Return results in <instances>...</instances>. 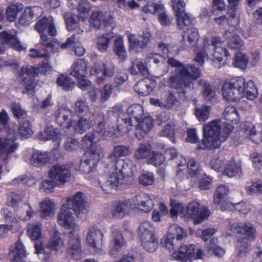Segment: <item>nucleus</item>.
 <instances>
[{"instance_id":"1","label":"nucleus","mask_w":262,"mask_h":262,"mask_svg":"<svg viewBox=\"0 0 262 262\" xmlns=\"http://www.w3.org/2000/svg\"><path fill=\"white\" fill-rule=\"evenodd\" d=\"M167 63L171 67L177 68L169 77L170 88L176 90L180 94H185L189 89L191 83L190 79L196 80L200 76V69L189 64L183 65L172 57L168 58Z\"/></svg>"},{"instance_id":"2","label":"nucleus","mask_w":262,"mask_h":262,"mask_svg":"<svg viewBox=\"0 0 262 262\" xmlns=\"http://www.w3.org/2000/svg\"><path fill=\"white\" fill-rule=\"evenodd\" d=\"M35 29L40 34L41 43L42 49L47 52L56 53L58 52L59 42L55 39L48 37L43 34L44 31L48 29L49 35L55 36L57 34V31L54 24L52 17H43L40 19L35 25Z\"/></svg>"},{"instance_id":"3","label":"nucleus","mask_w":262,"mask_h":262,"mask_svg":"<svg viewBox=\"0 0 262 262\" xmlns=\"http://www.w3.org/2000/svg\"><path fill=\"white\" fill-rule=\"evenodd\" d=\"M222 123L220 120H214L204 125L203 127L204 138L202 144L206 148L213 149L219 148L221 142V139Z\"/></svg>"},{"instance_id":"4","label":"nucleus","mask_w":262,"mask_h":262,"mask_svg":"<svg viewBox=\"0 0 262 262\" xmlns=\"http://www.w3.org/2000/svg\"><path fill=\"white\" fill-rule=\"evenodd\" d=\"M223 41L219 37H213L211 41L206 38L204 39L203 47L205 52L213 57V59L219 62L223 60V57L229 56L228 51L223 48Z\"/></svg>"},{"instance_id":"5","label":"nucleus","mask_w":262,"mask_h":262,"mask_svg":"<svg viewBox=\"0 0 262 262\" xmlns=\"http://www.w3.org/2000/svg\"><path fill=\"white\" fill-rule=\"evenodd\" d=\"M37 74V69L31 66L23 67L19 72L21 77L23 85L25 90L23 93L27 94L29 96L32 95L34 92V79Z\"/></svg>"},{"instance_id":"6","label":"nucleus","mask_w":262,"mask_h":262,"mask_svg":"<svg viewBox=\"0 0 262 262\" xmlns=\"http://www.w3.org/2000/svg\"><path fill=\"white\" fill-rule=\"evenodd\" d=\"M67 206L69 210H73L78 217L88 211L85 196L80 192L76 193L71 198H68Z\"/></svg>"},{"instance_id":"7","label":"nucleus","mask_w":262,"mask_h":262,"mask_svg":"<svg viewBox=\"0 0 262 262\" xmlns=\"http://www.w3.org/2000/svg\"><path fill=\"white\" fill-rule=\"evenodd\" d=\"M48 175L49 178L54 181L55 184L59 186L64 184L70 180L71 172L65 165L55 164L50 169Z\"/></svg>"},{"instance_id":"8","label":"nucleus","mask_w":262,"mask_h":262,"mask_svg":"<svg viewBox=\"0 0 262 262\" xmlns=\"http://www.w3.org/2000/svg\"><path fill=\"white\" fill-rule=\"evenodd\" d=\"M89 21L91 25L95 28H105L109 31H112L115 26L112 16H105L103 12L98 11L93 12Z\"/></svg>"},{"instance_id":"9","label":"nucleus","mask_w":262,"mask_h":262,"mask_svg":"<svg viewBox=\"0 0 262 262\" xmlns=\"http://www.w3.org/2000/svg\"><path fill=\"white\" fill-rule=\"evenodd\" d=\"M113 170L117 172L122 179L123 178L132 177L136 170L135 164L128 159L116 160V162L112 163Z\"/></svg>"},{"instance_id":"10","label":"nucleus","mask_w":262,"mask_h":262,"mask_svg":"<svg viewBox=\"0 0 262 262\" xmlns=\"http://www.w3.org/2000/svg\"><path fill=\"white\" fill-rule=\"evenodd\" d=\"M110 174L101 176L98 178V182L103 191L110 193L112 190L116 189L118 186L123 183V179L120 177L119 174L114 171L110 172Z\"/></svg>"},{"instance_id":"11","label":"nucleus","mask_w":262,"mask_h":262,"mask_svg":"<svg viewBox=\"0 0 262 262\" xmlns=\"http://www.w3.org/2000/svg\"><path fill=\"white\" fill-rule=\"evenodd\" d=\"M100 158L99 151L92 148L85 154L80 164V169L85 173H89L95 168Z\"/></svg>"},{"instance_id":"12","label":"nucleus","mask_w":262,"mask_h":262,"mask_svg":"<svg viewBox=\"0 0 262 262\" xmlns=\"http://www.w3.org/2000/svg\"><path fill=\"white\" fill-rule=\"evenodd\" d=\"M103 234L96 226L89 228L86 236V242L90 247L94 248L95 252L101 251Z\"/></svg>"},{"instance_id":"13","label":"nucleus","mask_w":262,"mask_h":262,"mask_svg":"<svg viewBox=\"0 0 262 262\" xmlns=\"http://www.w3.org/2000/svg\"><path fill=\"white\" fill-rule=\"evenodd\" d=\"M132 208H138L145 212L150 211L154 207L152 200L145 193H140L129 200Z\"/></svg>"},{"instance_id":"14","label":"nucleus","mask_w":262,"mask_h":262,"mask_svg":"<svg viewBox=\"0 0 262 262\" xmlns=\"http://www.w3.org/2000/svg\"><path fill=\"white\" fill-rule=\"evenodd\" d=\"M68 236L69 239L68 252L73 258L78 259L82 254L81 241L79 236L77 234L75 233L73 231L69 233Z\"/></svg>"},{"instance_id":"15","label":"nucleus","mask_w":262,"mask_h":262,"mask_svg":"<svg viewBox=\"0 0 262 262\" xmlns=\"http://www.w3.org/2000/svg\"><path fill=\"white\" fill-rule=\"evenodd\" d=\"M230 230L235 234L244 236L243 240L253 239L256 234V230L250 223H235L231 225Z\"/></svg>"},{"instance_id":"16","label":"nucleus","mask_w":262,"mask_h":262,"mask_svg":"<svg viewBox=\"0 0 262 262\" xmlns=\"http://www.w3.org/2000/svg\"><path fill=\"white\" fill-rule=\"evenodd\" d=\"M150 102L152 105L159 106L166 110L175 108L179 105L180 101L174 93L169 92L164 99L151 98Z\"/></svg>"},{"instance_id":"17","label":"nucleus","mask_w":262,"mask_h":262,"mask_svg":"<svg viewBox=\"0 0 262 262\" xmlns=\"http://www.w3.org/2000/svg\"><path fill=\"white\" fill-rule=\"evenodd\" d=\"M195 246L194 245H182L179 251L173 252L171 256L176 260L187 261L195 257Z\"/></svg>"},{"instance_id":"18","label":"nucleus","mask_w":262,"mask_h":262,"mask_svg":"<svg viewBox=\"0 0 262 262\" xmlns=\"http://www.w3.org/2000/svg\"><path fill=\"white\" fill-rule=\"evenodd\" d=\"M60 211L58 216V223L65 228L73 231L76 225L72 213L68 208H66L64 205L61 207Z\"/></svg>"},{"instance_id":"19","label":"nucleus","mask_w":262,"mask_h":262,"mask_svg":"<svg viewBox=\"0 0 262 262\" xmlns=\"http://www.w3.org/2000/svg\"><path fill=\"white\" fill-rule=\"evenodd\" d=\"M132 208L129 200L115 201L113 203L112 215L117 219H122L128 215Z\"/></svg>"},{"instance_id":"20","label":"nucleus","mask_w":262,"mask_h":262,"mask_svg":"<svg viewBox=\"0 0 262 262\" xmlns=\"http://www.w3.org/2000/svg\"><path fill=\"white\" fill-rule=\"evenodd\" d=\"M72 115V111L66 108H60L54 113V117L57 123L60 126H64L68 128L73 125Z\"/></svg>"},{"instance_id":"21","label":"nucleus","mask_w":262,"mask_h":262,"mask_svg":"<svg viewBox=\"0 0 262 262\" xmlns=\"http://www.w3.org/2000/svg\"><path fill=\"white\" fill-rule=\"evenodd\" d=\"M15 140L14 137L11 139L0 137V158L3 157L4 161L7 159L9 154L15 151L18 148L17 144L14 143Z\"/></svg>"},{"instance_id":"22","label":"nucleus","mask_w":262,"mask_h":262,"mask_svg":"<svg viewBox=\"0 0 262 262\" xmlns=\"http://www.w3.org/2000/svg\"><path fill=\"white\" fill-rule=\"evenodd\" d=\"M8 256L15 262L21 261L22 259L26 257L27 253L25 247L20 239L10 247Z\"/></svg>"},{"instance_id":"23","label":"nucleus","mask_w":262,"mask_h":262,"mask_svg":"<svg viewBox=\"0 0 262 262\" xmlns=\"http://www.w3.org/2000/svg\"><path fill=\"white\" fill-rule=\"evenodd\" d=\"M112 238L111 242V250L110 253L112 255L117 254L120 251L125 244V241L121 231L115 227H112Z\"/></svg>"},{"instance_id":"24","label":"nucleus","mask_w":262,"mask_h":262,"mask_svg":"<svg viewBox=\"0 0 262 262\" xmlns=\"http://www.w3.org/2000/svg\"><path fill=\"white\" fill-rule=\"evenodd\" d=\"M213 20L216 25L219 26L227 24L229 26H235L238 23V18L236 16V13L234 9H228L226 14L216 17L213 18Z\"/></svg>"},{"instance_id":"25","label":"nucleus","mask_w":262,"mask_h":262,"mask_svg":"<svg viewBox=\"0 0 262 262\" xmlns=\"http://www.w3.org/2000/svg\"><path fill=\"white\" fill-rule=\"evenodd\" d=\"M155 86V82L147 78L139 81L134 86V90L139 95L146 96L150 94Z\"/></svg>"},{"instance_id":"26","label":"nucleus","mask_w":262,"mask_h":262,"mask_svg":"<svg viewBox=\"0 0 262 262\" xmlns=\"http://www.w3.org/2000/svg\"><path fill=\"white\" fill-rule=\"evenodd\" d=\"M198 84L202 87V94L204 99L210 101L215 98V91L208 81L200 79L198 81Z\"/></svg>"},{"instance_id":"27","label":"nucleus","mask_w":262,"mask_h":262,"mask_svg":"<svg viewBox=\"0 0 262 262\" xmlns=\"http://www.w3.org/2000/svg\"><path fill=\"white\" fill-rule=\"evenodd\" d=\"M87 73V64L85 61L79 59L71 68L70 75L76 79L83 78Z\"/></svg>"},{"instance_id":"28","label":"nucleus","mask_w":262,"mask_h":262,"mask_svg":"<svg viewBox=\"0 0 262 262\" xmlns=\"http://www.w3.org/2000/svg\"><path fill=\"white\" fill-rule=\"evenodd\" d=\"M222 93L223 98L227 101L236 102L241 99L238 92L233 90L227 80L224 82Z\"/></svg>"},{"instance_id":"29","label":"nucleus","mask_w":262,"mask_h":262,"mask_svg":"<svg viewBox=\"0 0 262 262\" xmlns=\"http://www.w3.org/2000/svg\"><path fill=\"white\" fill-rule=\"evenodd\" d=\"M199 36L197 29L190 27L183 35L182 43L187 46H194L196 45Z\"/></svg>"},{"instance_id":"30","label":"nucleus","mask_w":262,"mask_h":262,"mask_svg":"<svg viewBox=\"0 0 262 262\" xmlns=\"http://www.w3.org/2000/svg\"><path fill=\"white\" fill-rule=\"evenodd\" d=\"M224 37L228 40V48L231 49H242L244 47V42L234 32L226 31L224 35Z\"/></svg>"},{"instance_id":"31","label":"nucleus","mask_w":262,"mask_h":262,"mask_svg":"<svg viewBox=\"0 0 262 262\" xmlns=\"http://www.w3.org/2000/svg\"><path fill=\"white\" fill-rule=\"evenodd\" d=\"M138 234L142 239H149L150 238L156 236L154 233V228L149 223L143 222L140 224L138 228Z\"/></svg>"},{"instance_id":"32","label":"nucleus","mask_w":262,"mask_h":262,"mask_svg":"<svg viewBox=\"0 0 262 262\" xmlns=\"http://www.w3.org/2000/svg\"><path fill=\"white\" fill-rule=\"evenodd\" d=\"M64 243L60 237V233L59 232L55 231L52 239L47 243L46 248L56 253L61 249Z\"/></svg>"},{"instance_id":"33","label":"nucleus","mask_w":262,"mask_h":262,"mask_svg":"<svg viewBox=\"0 0 262 262\" xmlns=\"http://www.w3.org/2000/svg\"><path fill=\"white\" fill-rule=\"evenodd\" d=\"M0 38L16 50L21 51L23 49V47L18 40L17 37L14 35L4 31L0 33Z\"/></svg>"},{"instance_id":"34","label":"nucleus","mask_w":262,"mask_h":262,"mask_svg":"<svg viewBox=\"0 0 262 262\" xmlns=\"http://www.w3.org/2000/svg\"><path fill=\"white\" fill-rule=\"evenodd\" d=\"M143 114V110L140 105H133L127 109V118L130 119V120H133L135 124L142 118Z\"/></svg>"},{"instance_id":"35","label":"nucleus","mask_w":262,"mask_h":262,"mask_svg":"<svg viewBox=\"0 0 262 262\" xmlns=\"http://www.w3.org/2000/svg\"><path fill=\"white\" fill-rule=\"evenodd\" d=\"M129 148L124 145L115 146L113 152L108 157L107 159L112 163L116 162V160H121L118 158L126 156L129 154Z\"/></svg>"},{"instance_id":"36","label":"nucleus","mask_w":262,"mask_h":262,"mask_svg":"<svg viewBox=\"0 0 262 262\" xmlns=\"http://www.w3.org/2000/svg\"><path fill=\"white\" fill-rule=\"evenodd\" d=\"M55 209L54 203L51 200H46L40 203V216L43 219L51 216Z\"/></svg>"},{"instance_id":"37","label":"nucleus","mask_w":262,"mask_h":262,"mask_svg":"<svg viewBox=\"0 0 262 262\" xmlns=\"http://www.w3.org/2000/svg\"><path fill=\"white\" fill-rule=\"evenodd\" d=\"M49 160L48 154L37 151L32 156L30 159V163L33 166L39 167L47 164Z\"/></svg>"},{"instance_id":"38","label":"nucleus","mask_w":262,"mask_h":262,"mask_svg":"<svg viewBox=\"0 0 262 262\" xmlns=\"http://www.w3.org/2000/svg\"><path fill=\"white\" fill-rule=\"evenodd\" d=\"M234 91H237L239 97L242 99L244 97V84L245 79L243 77H236L227 80Z\"/></svg>"},{"instance_id":"39","label":"nucleus","mask_w":262,"mask_h":262,"mask_svg":"<svg viewBox=\"0 0 262 262\" xmlns=\"http://www.w3.org/2000/svg\"><path fill=\"white\" fill-rule=\"evenodd\" d=\"M38 9V8L36 7L26 8L19 19V24L24 26L28 25L32 21L34 17L36 15L35 13Z\"/></svg>"},{"instance_id":"40","label":"nucleus","mask_w":262,"mask_h":262,"mask_svg":"<svg viewBox=\"0 0 262 262\" xmlns=\"http://www.w3.org/2000/svg\"><path fill=\"white\" fill-rule=\"evenodd\" d=\"M114 37L112 32L103 34L97 38L96 47L97 49L103 52L106 51L111 40Z\"/></svg>"},{"instance_id":"41","label":"nucleus","mask_w":262,"mask_h":262,"mask_svg":"<svg viewBox=\"0 0 262 262\" xmlns=\"http://www.w3.org/2000/svg\"><path fill=\"white\" fill-rule=\"evenodd\" d=\"M153 124L151 117H146L138 124H135V126H137V132H139L141 136H143L151 129Z\"/></svg>"},{"instance_id":"42","label":"nucleus","mask_w":262,"mask_h":262,"mask_svg":"<svg viewBox=\"0 0 262 262\" xmlns=\"http://www.w3.org/2000/svg\"><path fill=\"white\" fill-rule=\"evenodd\" d=\"M224 119L237 124L239 121V114L233 106H227L223 112Z\"/></svg>"},{"instance_id":"43","label":"nucleus","mask_w":262,"mask_h":262,"mask_svg":"<svg viewBox=\"0 0 262 262\" xmlns=\"http://www.w3.org/2000/svg\"><path fill=\"white\" fill-rule=\"evenodd\" d=\"M127 38L130 48L136 52L141 51L147 46L145 41L138 40L135 34L130 33L128 34Z\"/></svg>"},{"instance_id":"44","label":"nucleus","mask_w":262,"mask_h":262,"mask_svg":"<svg viewBox=\"0 0 262 262\" xmlns=\"http://www.w3.org/2000/svg\"><path fill=\"white\" fill-rule=\"evenodd\" d=\"M92 123L90 119L84 117L80 118L74 126L75 132L82 134L92 127Z\"/></svg>"},{"instance_id":"45","label":"nucleus","mask_w":262,"mask_h":262,"mask_svg":"<svg viewBox=\"0 0 262 262\" xmlns=\"http://www.w3.org/2000/svg\"><path fill=\"white\" fill-rule=\"evenodd\" d=\"M24 8V6L21 3H16L10 6L6 10V17L8 21H14L16 17L17 13Z\"/></svg>"},{"instance_id":"46","label":"nucleus","mask_w":262,"mask_h":262,"mask_svg":"<svg viewBox=\"0 0 262 262\" xmlns=\"http://www.w3.org/2000/svg\"><path fill=\"white\" fill-rule=\"evenodd\" d=\"M93 121L95 124L94 130L96 133H101L105 129L106 120L104 114L98 113L94 116Z\"/></svg>"},{"instance_id":"47","label":"nucleus","mask_w":262,"mask_h":262,"mask_svg":"<svg viewBox=\"0 0 262 262\" xmlns=\"http://www.w3.org/2000/svg\"><path fill=\"white\" fill-rule=\"evenodd\" d=\"M244 97L248 99L253 100L256 97L257 95V89L252 80H249L244 84Z\"/></svg>"},{"instance_id":"48","label":"nucleus","mask_w":262,"mask_h":262,"mask_svg":"<svg viewBox=\"0 0 262 262\" xmlns=\"http://www.w3.org/2000/svg\"><path fill=\"white\" fill-rule=\"evenodd\" d=\"M113 51L120 59L124 60L126 58V52L123 45V40L121 38H118L115 39Z\"/></svg>"},{"instance_id":"49","label":"nucleus","mask_w":262,"mask_h":262,"mask_svg":"<svg viewBox=\"0 0 262 262\" xmlns=\"http://www.w3.org/2000/svg\"><path fill=\"white\" fill-rule=\"evenodd\" d=\"M18 132L21 138H28L33 133L30 122L27 120L21 121L19 123Z\"/></svg>"},{"instance_id":"50","label":"nucleus","mask_w":262,"mask_h":262,"mask_svg":"<svg viewBox=\"0 0 262 262\" xmlns=\"http://www.w3.org/2000/svg\"><path fill=\"white\" fill-rule=\"evenodd\" d=\"M146 63H154L157 66H161L165 67L166 64L165 62V59L163 57L159 54L155 53H150L148 54L145 58Z\"/></svg>"},{"instance_id":"51","label":"nucleus","mask_w":262,"mask_h":262,"mask_svg":"<svg viewBox=\"0 0 262 262\" xmlns=\"http://www.w3.org/2000/svg\"><path fill=\"white\" fill-rule=\"evenodd\" d=\"M57 83L65 91L71 90L75 86V82L71 78L63 75H61L57 78Z\"/></svg>"},{"instance_id":"52","label":"nucleus","mask_w":262,"mask_h":262,"mask_svg":"<svg viewBox=\"0 0 262 262\" xmlns=\"http://www.w3.org/2000/svg\"><path fill=\"white\" fill-rule=\"evenodd\" d=\"M130 73L133 75L141 74L142 75H146L148 74V69L143 62L141 61H137L132 63L130 68Z\"/></svg>"},{"instance_id":"53","label":"nucleus","mask_w":262,"mask_h":262,"mask_svg":"<svg viewBox=\"0 0 262 262\" xmlns=\"http://www.w3.org/2000/svg\"><path fill=\"white\" fill-rule=\"evenodd\" d=\"M262 128L260 125L253 126L249 131V137L253 142L259 143L262 140Z\"/></svg>"},{"instance_id":"54","label":"nucleus","mask_w":262,"mask_h":262,"mask_svg":"<svg viewBox=\"0 0 262 262\" xmlns=\"http://www.w3.org/2000/svg\"><path fill=\"white\" fill-rule=\"evenodd\" d=\"M90 9L89 2L87 0H81L77 6V10L79 12V19L82 21L85 20L88 17V13Z\"/></svg>"},{"instance_id":"55","label":"nucleus","mask_w":262,"mask_h":262,"mask_svg":"<svg viewBox=\"0 0 262 262\" xmlns=\"http://www.w3.org/2000/svg\"><path fill=\"white\" fill-rule=\"evenodd\" d=\"M174 125L172 121H169L164 126V129L160 132L159 135L161 137H166L173 142H175Z\"/></svg>"},{"instance_id":"56","label":"nucleus","mask_w":262,"mask_h":262,"mask_svg":"<svg viewBox=\"0 0 262 262\" xmlns=\"http://www.w3.org/2000/svg\"><path fill=\"white\" fill-rule=\"evenodd\" d=\"M150 147L148 144L142 143L139 145L138 148L135 151L134 156L137 159H142L147 158L150 155Z\"/></svg>"},{"instance_id":"57","label":"nucleus","mask_w":262,"mask_h":262,"mask_svg":"<svg viewBox=\"0 0 262 262\" xmlns=\"http://www.w3.org/2000/svg\"><path fill=\"white\" fill-rule=\"evenodd\" d=\"M240 163L231 161L224 170V173L229 177H233L241 172Z\"/></svg>"},{"instance_id":"58","label":"nucleus","mask_w":262,"mask_h":262,"mask_svg":"<svg viewBox=\"0 0 262 262\" xmlns=\"http://www.w3.org/2000/svg\"><path fill=\"white\" fill-rule=\"evenodd\" d=\"M248 58L246 54L243 52L237 53L234 57L233 65L236 68L245 69L247 65Z\"/></svg>"},{"instance_id":"59","label":"nucleus","mask_w":262,"mask_h":262,"mask_svg":"<svg viewBox=\"0 0 262 262\" xmlns=\"http://www.w3.org/2000/svg\"><path fill=\"white\" fill-rule=\"evenodd\" d=\"M168 234H170L174 238L176 237L177 240H181L186 236V233L183 228L176 224L169 227Z\"/></svg>"},{"instance_id":"60","label":"nucleus","mask_w":262,"mask_h":262,"mask_svg":"<svg viewBox=\"0 0 262 262\" xmlns=\"http://www.w3.org/2000/svg\"><path fill=\"white\" fill-rule=\"evenodd\" d=\"M228 191L229 189L226 186L223 185L219 186L214 194V203L217 205L221 203L222 200L228 194Z\"/></svg>"},{"instance_id":"61","label":"nucleus","mask_w":262,"mask_h":262,"mask_svg":"<svg viewBox=\"0 0 262 262\" xmlns=\"http://www.w3.org/2000/svg\"><path fill=\"white\" fill-rule=\"evenodd\" d=\"M177 19V26L179 29H183L185 27L189 26L191 24V19L185 13V11L182 13L176 14Z\"/></svg>"},{"instance_id":"62","label":"nucleus","mask_w":262,"mask_h":262,"mask_svg":"<svg viewBox=\"0 0 262 262\" xmlns=\"http://www.w3.org/2000/svg\"><path fill=\"white\" fill-rule=\"evenodd\" d=\"M133 125H135L133 120H130V119L126 117L118 120L117 130L122 133H127L130 129L129 127Z\"/></svg>"},{"instance_id":"63","label":"nucleus","mask_w":262,"mask_h":262,"mask_svg":"<svg viewBox=\"0 0 262 262\" xmlns=\"http://www.w3.org/2000/svg\"><path fill=\"white\" fill-rule=\"evenodd\" d=\"M115 65L110 61H104L101 68V72L105 77H112L115 75Z\"/></svg>"},{"instance_id":"64","label":"nucleus","mask_w":262,"mask_h":262,"mask_svg":"<svg viewBox=\"0 0 262 262\" xmlns=\"http://www.w3.org/2000/svg\"><path fill=\"white\" fill-rule=\"evenodd\" d=\"M58 129L54 128L52 126H47L43 132L39 133V139L40 140H47L52 139L58 134Z\"/></svg>"}]
</instances>
